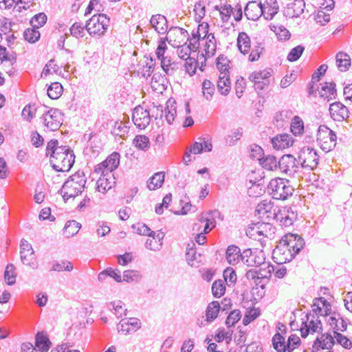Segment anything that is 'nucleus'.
<instances>
[{
	"instance_id": "1",
	"label": "nucleus",
	"mask_w": 352,
	"mask_h": 352,
	"mask_svg": "<svg viewBox=\"0 0 352 352\" xmlns=\"http://www.w3.org/2000/svg\"><path fill=\"white\" fill-rule=\"evenodd\" d=\"M45 155L50 156V164L56 172H68L75 162V155L69 146H58L56 139L50 140L46 146Z\"/></svg>"
},
{
	"instance_id": "2",
	"label": "nucleus",
	"mask_w": 352,
	"mask_h": 352,
	"mask_svg": "<svg viewBox=\"0 0 352 352\" xmlns=\"http://www.w3.org/2000/svg\"><path fill=\"white\" fill-rule=\"evenodd\" d=\"M280 246L276 248L272 252V259L276 264H286L290 262L298 254L305 245L304 239L298 234L289 232L280 240Z\"/></svg>"
},
{
	"instance_id": "3",
	"label": "nucleus",
	"mask_w": 352,
	"mask_h": 352,
	"mask_svg": "<svg viewBox=\"0 0 352 352\" xmlns=\"http://www.w3.org/2000/svg\"><path fill=\"white\" fill-rule=\"evenodd\" d=\"M287 179L276 177L271 179L267 190L272 199L285 200L293 195L294 188L289 184Z\"/></svg>"
},
{
	"instance_id": "4",
	"label": "nucleus",
	"mask_w": 352,
	"mask_h": 352,
	"mask_svg": "<svg viewBox=\"0 0 352 352\" xmlns=\"http://www.w3.org/2000/svg\"><path fill=\"white\" fill-rule=\"evenodd\" d=\"M249 80L253 84V87L260 98L254 106L256 109V115L258 118L263 116V110L264 109V72L262 70L254 71L251 73L248 77Z\"/></svg>"
},
{
	"instance_id": "5",
	"label": "nucleus",
	"mask_w": 352,
	"mask_h": 352,
	"mask_svg": "<svg viewBox=\"0 0 352 352\" xmlns=\"http://www.w3.org/2000/svg\"><path fill=\"white\" fill-rule=\"evenodd\" d=\"M110 19L105 14H94L85 23V28L90 36L104 35L109 26Z\"/></svg>"
},
{
	"instance_id": "6",
	"label": "nucleus",
	"mask_w": 352,
	"mask_h": 352,
	"mask_svg": "<svg viewBox=\"0 0 352 352\" xmlns=\"http://www.w3.org/2000/svg\"><path fill=\"white\" fill-rule=\"evenodd\" d=\"M319 155L317 151L309 146L302 148L298 155V161L300 166L309 170H314L319 163Z\"/></svg>"
},
{
	"instance_id": "7",
	"label": "nucleus",
	"mask_w": 352,
	"mask_h": 352,
	"mask_svg": "<svg viewBox=\"0 0 352 352\" xmlns=\"http://www.w3.org/2000/svg\"><path fill=\"white\" fill-rule=\"evenodd\" d=\"M337 140L336 133L326 125H320L318 129L317 141L321 144L322 150L331 151L336 146Z\"/></svg>"
},
{
	"instance_id": "8",
	"label": "nucleus",
	"mask_w": 352,
	"mask_h": 352,
	"mask_svg": "<svg viewBox=\"0 0 352 352\" xmlns=\"http://www.w3.org/2000/svg\"><path fill=\"white\" fill-rule=\"evenodd\" d=\"M305 318L302 319V325L300 329L302 338L307 337L309 334L318 333L322 330V324L318 317L314 314H307Z\"/></svg>"
},
{
	"instance_id": "9",
	"label": "nucleus",
	"mask_w": 352,
	"mask_h": 352,
	"mask_svg": "<svg viewBox=\"0 0 352 352\" xmlns=\"http://www.w3.org/2000/svg\"><path fill=\"white\" fill-rule=\"evenodd\" d=\"M63 113L58 109L50 108L43 114L41 119L45 124L51 131H54L58 129L62 124Z\"/></svg>"
},
{
	"instance_id": "10",
	"label": "nucleus",
	"mask_w": 352,
	"mask_h": 352,
	"mask_svg": "<svg viewBox=\"0 0 352 352\" xmlns=\"http://www.w3.org/2000/svg\"><path fill=\"white\" fill-rule=\"evenodd\" d=\"M279 170L289 176H294L298 170L299 162L292 154H285L278 160Z\"/></svg>"
},
{
	"instance_id": "11",
	"label": "nucleus",
	"mask_w": 352,
	"mask_h": 352,
	"mask_svg": "<svg viewBox=\"0 0 352 352\" xmlns=\"http://www.w3.org/2000/svg\"><path fill=\"white\" fill-rule=\"evenodd\" d=\"M120 154L118 152H113L110 154L105 160L98 164L95 168V172L101 173L104 175V172L107 174L111 173L118 168L120 164Z\"/></svg>"
},
{
	"instance_id": "12",
	"label": "nucleus",
	"mask_w": 352,
	"mask_h": 352,
	"mask_svg": "<svg viewBox=\"0 0 352 352\" xmlns=\"http://www.w3.org/2000/svg\"><path fill=\"white\" fill-rule=\"evenodd\" d=\"M132 120L137 128L144 129L151 122L149 111L144 109L140 105L135 107L133 111Z\"/></svg>"
},
{
	"instance_id": "13",
	"label": "nucleus",
	"mask_w": 352,
	"mask_h": 352,
	"mask_svg": "<svg viewBox=\"0 0 352 352\" xmlns=\"http://www.w3.org/2000/svg\"><path fill=\"white\" fill-rule=\"evenodd\" d=\"M272 148L276 151H283L293 146L294 142V138L287 133L277 134L272 138H270Z\"/></svg>"
},
{
	"instance_id": "14",
	"label": "nucleus",
	"mask_w": 352,
	"mask_h": 352,
	"mask_svg": "<svg viewBox=\"0 0 352 352\" xmlns=\"http://www.w3.org/2000/svg\"><path fill=\"white\" fill-rule=\"evenodd\" d=\"M70 182V185L73 186L74 195L76 197L81 194L85 188L87 179L83 171L78 170L74 174L70 175L65 182Z\"/></svg>"
},
{
	"instance_id": "15",
	"label": "nucleus",
	"mask_w": 352,
	"mask_h": 352,
	"mask_svg": "<svg viewBox=\"0 0 352 352\" xmlns=\"http://www.w3.org/2000/svg\"><path fill=\"white\" fill-rule=\"evenodd\" d=\"M331 117L335 120L341 122L349 117V111L346 106L341 102H335L329 106Z\"/></svg>"
},
{
	"instance_id": "16",
	"label": "nucleus",
	"mask_w": 352,
	"mask_h": 352,
	"mask_svg": "<svg viewBox=\"0 0 352 352\" xmlns=\"http://www.w3.org/2000/svg\"><path fill=\"white\" fill-rule=\"evenodd\" d=\"M244 13L248 20L256 21L264 14V4L256 1H249L245 8Z\"/></svg>"
},
{
	"instance_id": "17",
	"label": "nucleus",
	"mask_w": 352,
	"mask_h": 352,
	"mask_svg": "<svg viewBox=\"0 0 352 352\" xmlns=\"http://www.w3.org/2000/svg\"><path fill=\"white\" fill-rule=\"evenodd\" d=\"M142 327L140 320L137 318H130L122 320L118 325V331L124 335L130 334L137 331Z\"/></svg>"
},
{
	"instance_id": "18",
	"label": "nucleus",
	"mask_w": 352,
	"mask_h": 352,
	"mask_svg": "<svg viewBox=\"0 0 352 352\" xmlns=\"http://www.w3.org/2000/svg\"><path fill=\"white\" fill-rule=\"evenodd\" d=\"M334 344V338L331 334H322L320 337H317L314 342L312 345L313 351L317 352L320 349H330Z\"/></svg>"
},
{
	"instance_id": "19",
	"label": "nucleus",
	"mask_w": 352,
	"mask_h": 352,
	"mask_svg": "<svg viewBox=\"0 0 352 352\" xmlns=\"http://www.w3.org/2000/svg\"><path fill=\"white\" fill-rule=\"evenodd\" d=\"M319 96L327 102H330L337 98L336 85L334 82H325L319 91Z\"/></svg>"
},
{
	"instance_id": "20",
	"label": "nucleus",
	"mask_w": 352,
	"mask_h": 352,
	"mask_svg": "<svg viewBox=\"0 0 352 352\" xmlns=\"http://www.w3.org/2000/svg\"><path fill=\"white\" fill-rule=\"evenodd\" d=\"M20 248L21 259L23 264H25V261L28 262L27 264H32L34 256L32 245L27 240L23 239L21 241Z\"/></svg>"
},
{
	"instance_id": "21",
	"label": "nucleus",
	"mask_w": 352,
	"mask_h": 352,
	"mask_svg": "<svg viewBox=\"0 0 352 352\" xmlns=\"http://www.w3.org/2000/svg\"><path fill=\"white\" fill-rule=\"evenodd\" d=\"M150 23L152 27L159 34H165L168 29V21L166 18L162 14L153 15Z\"/></svg>"
},
{
	"instance_id": "22",
	"label": "nucleus",
	"mask_w": 352,
	"mask_h": 352,
	"mask_svg": "<svg viewBox=\"0 0 352 352\" xmlns=\"http://www.w3.org/2000/svg\"><path fill=\"white\" fill-rule=\"evenodd\" d=\"M297 214L295 212H292V216L289 214H283L279 208L276 207L274 209V219L277 221H279L282 226L285 227L290 226L293 224L294 220L296 219Z\"/></svg>"
},
{
	"instance_id": "23",
	"label": "nucleus",
	"mask_w": 352,
	"mask_h": 352,
	"mask_svg": "<svg viewBox=\"0 0 352 352\" xmlns=\"http://www.w3.org/2000/svg\"><path fill=\"white\" fill-rule=\"evenodd\" d=\"M176 101L174 98H170L166 103L164 109L165 118L168 124H172L177 114Z\"/></svg>"
},
{
	"instance_id": "24",
	"label": "nucleus",
	"mask_w": 352,
	"mask_h": 352,
	"mask_svg": "<svg viewBox=\"0 0 352 352\" xmlns=\"http://www.w3.org/2000/svg\"><path fill=\"white\" fill-rule=\"evenodd\" d=\"M230 79L229 73H224L219 75V80L217 81V89L221 94L226 96L230 91Z\"/></svg>"
},
{
	"instance_id": "25",
	"label": "nucleus",
	"mask_w": 352,
	"mask_h": 352,
	"mask_svg": "<svg viewBox=\"0 0 352 352\" xmlns=\"http://www.w3.org/2000/svg\"><path fill=\"white\" fill-rule=\"evenodd\" d=\"M237 47L243 54H248L250 50V38L244 32H239L238 35Z\"/></svg>"
},
{
	"instance_id": "26",
	"label": "nucleus",
	"mask_w": 352,
	"mask_h": 352,
	"mask_svg": "<svg viewBox=\"0 0 352 352\" xmlns=\"http://www.w3.org/2000/svg\"><path fill=\"white\" fill-rule=\"evenodd\" d=\"M165 175L162 172L155 173L147 181V188L150 190H155L160 188L164 182Z\"/></svg>"
},
{
	"instance_id": "27",
	"label": "nucleus",
	"mask_w": 352,
	"mask_h": 352,
	"mask_svg": "<svg viewBox=\"0 0 352 352\" xmlns=\"http://www.w3.org/2000/svg\"><path fill=\"white\" fill-rule=\"evenodd\" d=\"M35 345L40 351L46 352L51 346V342L45 334L43 332H38L36 335Z\"/></svg>"
},
{
	"instance_id": "28",
	"label": "nucleus",
	"mask_w": 352,
	"mask_h": 352,
	"mask_svg": "<svg viewBox=\"0 0 352 352\" xmlns=\"http://www.w3.org/2000/svg\"><path fill=\"white\" fill-rule=\"evenodd\" d=\"M273 348L277 352H286L287 351V342L285 338L281 333L278 331L272 338V340Z\"/></svg>"
},
{
	"instance_id": "29",
	"label": "nucleus",
	"mask_w": 352,
	"mask_h": 352,
	"mask_svg": "<svg viewBox=\"0 0 352 352\" xmlns=\"http://www.w3.org/2000/svg\"><path fill=\"white\" fill-rule=\"evenodd\" d=\"M251 249L244 250L243 252H240L239 258L240 261L244 264L254 263V264H264V261H257V256Z\"/></svg>"
},
{
	"instance_id": "30",
	"label": "nucleus",
	"mask_w": 352,
	"mask_h": 352,
	"mask_svg": "<svg viewBox=\"0 0 352 352\" xmlns=\"http://www.w3.org/2000/svg\"><path fill=\"white\" fill-rule=\"evenodd\" d=\"M336 63L340 72H346L351 65V59L347 54L340 52L336 55Z\"/></svg>"
},
{
	"instance_id": "31",
	"label": "nucleus",
	"mask_w": 352,
	"mask_h": 352,
	"mask_svg": "<svg viewBox=\"0 0 352 352\" xmlns=\"http://www.w3.org/2000/svg\"><path fill=\"white\" fill-rule=\"evenodd\" d=\"M240 248L234 245H231L228 247L226 252V260L229 264L236 262V264L239 263L240 258Z\"/></svg>"
},
{
	"instance_id": "32",
	"label": "nucleus",
	"mask_w": 352,
	"mask_h": 352,
	"mask_svg": "<svg viewBox=\"0 0 352 352\" xmlns=\"http://www.w3.org/2000/svg\"><path fill=\"white\" fill-rule=\"evenodd\" d=\"M81 227V224L75 220L66 222L63 228V234L67 237L73 236L77 234Z\"/></svg>"
},
{
	"instance_id": "33",
	"label": "nucleus",
	"mask_w": 352,
	"mask_h": 352,
	"mask_svg": "<svg viewBox=\"0 0 352 352\" xmlns=\"http://www.w3.org/2000/svg\"><path fill=\"white\" fill-rule=\"evenodd\" d=\"M133 144L140 151H146L150 148V141L144 135H137L133 140Z\"/></svg>"
},
{
	"instance_id": "34",
	"label": "nucleus",
	"mask_w": 352,
	"mask_h": 352,
	"mask_svg": "<svg viewBox=\"0 0 352 352\" xmlns=\"http://www.w3.org/2000/svg\"><path fill=\"white\" fill-rule=\"evenodd\" d=\"M220 310V304L218 301H212L210 302L207 307L206 311V316L207 321H212L214 320Z\"/></svg>"
},
{
	"instance_id": "35",
	"label": "nucleus",
	"mask_w": 352,
	"mask_h": 352,
	"mask_svg": "<svg viewBox=\"0 0 352 352\" xmlns=\"http://www.w3.org/2000/svg\"><path fill=\"white\" fill-rule=\"evenodd\" d=\"M291 132L295 135H299L304 132V122L298 116H295L291 122L290 125Z\"/></svg>"
},
{
	"instance_id": "36",
	"label": "nucleus",
	"mask_w": 352,
	"mask_h": 352,
	"mask_svg": "<svg viewBox=\"0 0 352 352\" xmlns=\"http://www.w3.org/2000/svg\"><path fill=\"white\" fill-rule=\"evenodd\" d=\"M63 91L62 85L58 82H52L47 89V95L52 99L56 100L60 97Z\"/></svg>"
},
{
	"instance_id": "37",
	"label": "nucleus",
	"mask_w": 352,
	"mask_h": 352,
	"mask_svg": "<svg viewBox=\"0 0 352 352\" xmlns=\"http://www.w3.org/2000/svg\"><path fill=\"white\" fill-rule=\"evenodd\" d=\"M305 8L304 0H294V3L287 5V8L292 9V17H299L303 12Z\"/></svg>"
},
{
	"instance_id": "38",
	"label": "nucleus",
	"mask_w": 352,
	"mask_h": 352,
	"mask_svg": "<svg viewBox=\"0 0 352 352\" xmlns=\"http://www.w3.org/2000/svg\"><path fill=\"white\" fill-rule=\"evenodd\" d=\"M267 8V16L265 20H271L278 13L279 6L276 0H265V9Z\"/></svg>"
},
{
	"instance_id": "39",
	"label": "nucleus",
	"mask_w": 352,
	"mask_h": 352,
	"mask_svg": "<svg viewBox=\"0 0 352 352\" xmlns=\"http://www.w3.org/2000/svg\"><path fill=\"white\" fill-rule=\"evenodd\" d=\"M232 331L226 330L223 328H219L218 329L214 338V340L217 342H221L223 340H226V343L229 344L232 340Z\"/></svg>"
},
{
	"instance_id": "40",
	"label": "nucleus",
	"mask_w": 352,
	"mask_h": 352,
	"mask_svg": "<svg viewBox=\"0 0 352 352\" xmlns=\"http://www.w3.org/2000/svg\"><path fill=\"white\" fill-rule=\"evenodd\" d=\"M36 28H28L23 32V37L30 43H34L40 38L41 34Z\"/></svg>"
},
{
	"instance_id": "41",
	"label": "nucleus",
	"mask_w": 352,
	"mask_h": 352,
	"mask_svg": "<svg viewBox=\"0 0 352 352\" xmlns=\"http://www.w3.org/2000/svg\"><path fill=\"white\" fill-rule=\"evenodd\" d=\"M106 175L107 173H104V175H102V177H100L96 182V190L103 193L110 190L113 184H115V182H111L109 179L106 178Z\"/></svg>"
},
{
	"instance_id": "42",
	"label": "nucleus",
	"mask_w": 352,
	"mask_h": 352,
	"mask_svg": "<svg viewBox=\"0 0 352 352\" xmlns=\"http://www.w3.org/2000/svg\"><path fill=\"white\" fill-rule=\"evenodd\" d=\"M263 152V149L261 146L257 144H253L251 146V153L250 157L252 160L257 159L259 161L260 165L263 168H264V156H262V155H264Z\"/></svg>"
},
{
	"instance_id": "43",
	"label": "nucleus",
	"mask_w": 352,
	"mask_h": 352,
	"mask_svg": "<svg viewBox=\"0 0 352 352\" xmlns=\"http://www.w3.org/2000/svg\"><path fill=\"white\" fill-rule=\"evenodd\" d=\"M226 285L223 280L214 281L212 285V293L215 298H220L226 293Z\"/></svg>"
},
{
	"instance_id": "44",
	"label": "nucleus",
	"mask_w": 352,
	"mask_h": 352,
	"mask_svg": "<svg viewBox=\"0 0 352 352\" xmlns=\"http://www.w3.org/2000/svg\"><path fill=\"white\" fill-rule=\"evenodd\" d=\"M4 279L8 285H12L16 283V272L14 265H7L4 272Z\"/></svg>"
},
{
	"instance_id": "45",
	"label": "nucleus",
	"mask_w": 352,
	"mask_h": 352,
	"mask_svg": "<svg viewBox=\"0 0 352 352\" xmlns=\"http://www.w3.org/2000/svg\"><path fill=\"white\" fill-rule=\"evenodd\" d=\"M230 61L228 59L227 56L221 54L218 56L216 60L217 67L220 72L221 74L224 73H229L228 69H230L229 63Z\"/></svg>"
},
{
	"instance_id": "46",
	"label": "nucleus",
	"mask_w": 352,
	"mask_h": 352,
	"mask_svg": "<svg viewBox=\"0 0 352 352\" xmlns=\"http://www.w3.org/2000/svg\"><path fill=\"white\" fill-rule=\"evenodd\" d=\"M261 226H262V223L260 221L249 225L246 230L247 236L250 238L256 239V235H263V230L260 229Z\"/></svg>"
},
{
	"instance_id": "47",
	"label": "nucleus",
	"mask_w": 352,
	"mask_h": 352,
	"mask_svg": "<svg viewBox=\"0 0 352 352\" xmlns=\"http://www.w3.org/2000/svg\"><path fill=\"white\" fill-rule=\"evenodd\" d=\"M214 85L213 83L209 80H204L202 83V92L204 97L207 100H210L214 92Z\"/></svg>"
},
{
	"instance_id": "48",
	"label": "nucleus",
	"mask_w": 352,
	"mask_h": 352,
	"mask_svg": "<svg viewBox=\"0 0 352 352\" xmlns=\"http://www.w3.org/2000/svg\"><path fill=\"white\" fill-rule=\"evenodd\" d=\"M70 182H64L62 188L58 190V193L61 194L64 201L66 203L69 198L76 197L73 193V186L70 185Z\"/></svg>"
},
{
	"instance_id": "49",
	"label": "nucleus",
	"mask_w": 352,
	"mask_h": 352,
	"mask_svg": "<svg viewBox=\"0 0 352 352\" xmlns=\"http://www.w3.org/2000/svg\"><path fill=\"white\" fill-rule=\"evenodd\" d=\"M85 30H86L85 25H84L82 22H76L69 28L71 35L77 38L85 36Z\"/></svg>"
},
{
	"instance_id": "50",
	"label": "nucleus",
	"mask_w": 352,
	"mask_h": 352,
	"mask_svg": "<svg viewBox=\"0 0 352 352\" xmlns=\"http://www.w3.org/2000/svg\"><path fill=\"white\" fill-rule=\"evenodd\" d=\"M247 277L248 279L253 280L255 285L260 286L262 289L264 288V284L263 283V276L261 272L255 270H251L247 272Z\"/></svg>"
},
{
	"instance_id": "51",
	"label": "nucleus",
	"mask_w": 352,
	"mask_h": 352,
	"mask_svg": "<svg viewBox=\"0 0 352 352\" xmlns=\"http://www.w3.org/2000/svg\"><path fill=\"white\" fill-rule=\"evenodd\" d=\"M47 19V15L44 12H40L32 18L30 24L33 28H39L46 23Z\"/></svg>"
},
{
	"instance_id": "52",
	"label": "nucleus",
	"mask_w": 352,
	"mask_h": 352,
	"mask_svg": "<svg viewBox=\"0 0 352 352\" xmlns=\"http://www.w3.org/2000/svg\"><path fill=\"white\" fill-rule=\"evenodd\" d=\"M305 50V47L302 45H298L292 48L287 55V60L290 62L296 61L302 56Z\"/></svg>"
},
{
	"instance_id": "53",
	"label": "nucleus",
	"mask_w": 352,
	"mask_h": 352,
	"mask_svg": "<svg viewBox=\"0 0 352 352\" xmlns=\"http://www.w3.org/2000/svg\"><path fill=\"white\" fill-rule=\"evenodd\" d=\"M195 243L194 242H191V243H188L186 248V261L189 263L190 262H192L196 261L197 262H201V260H198V257L197 256V252L195 250Z\"/></svg>"
},
{
	"instance_id": "54",
	"label": "nucleus",
	"mask_w": 352,
	"mask_h": 352,
	"mask_svg": "<svg viewBox=\"0 0 352 352\" xmlns=\"http://www.w3.org/2000/svg\"><path fill=\"white\" fill-rule=\"evenodd\" d=\"M250 182L252 183V186L248 188V193L250 197H257L263 195V191L261 186L262 184L258 183L256 181L252 182V179L250 180Z\"/></svg>"
},
{
	"instance_id": "55",
	"label": "nucleus",
	"mask_w": 352,
	"mask_h": 352,
	"mask_svg": "<svg viewBox=\"0 0 352 352\" xmlns=\"http://www.w3.org/2000/svg\"><path fill=\"white\" fill-rule=\"evenodd\" d=\"M334 338L337 343L342 346L344 349H350L352 347V342L346 336L340 333L333 331Z\"/></svg>"
},
{
	"instance_id": "56",
	"label": "nucleus",
	"mask_w": 352,
	"mask_h": 352,
	"mask_svg": "<svg viewBox=\"0 0 352 352\" xmlns=\"http://www.w3.org/2000/svg\"><path fill=\"white\" fill-rule=\"evenodd\" d=\"M261 312L258 309L251 308L247 311L244 318L243 319V323L244 325H248L252 321L254 320L259 315Z\"/></svg>"
},
{
	"instance_id": "57",
	"label": "nucleus",
	"mask_w": 352,
	"mask_h": 352,
	"mask_svg": "<svg viewBox=\"0 0 352 352\" xmlns=\"http://www.w3.org/2000/svg\"><path fill=\"white\" fill-rule=\"evenodd\" d=\"M278 168L279 164L276 157L272 155H265V170L273 171Z\"/></svg>"
},
{
	"instance_id": "58",
	"label": "nucleus",
	"mask_w": 352,
	"mask_h": 352,
	"mask_svg": "<svg viewBox=\"0 0 352 352\" xmlns=\"http://www.w3.org/2000/svg\"><path fill=\"white\" fill-rule=\"evenodd\" d=\"M300 344V338L295 335L292 334L289 336L287 342V351L292 352L297 349Z\"/></svg>"
},
{
	"instance_id": "59",
	"label": "nucleus",
	"mask_w": 352,
	"mask_h": 352,
	"mask_svg": "<svg viewBox=\"0 0 352 352\" xmlns=\"http://www.w3.org/2000/svg\"><path fill=\"white\" fill-rule=\"evenodd\" d=\"M0 60L1 61H10L13 65L16 61V54L10 55L6 47L0 45Z\"/></svg>"
},
{
	"instance_id": "60",
	"label": "nucleus",
	"mask_w": 352,
	"mask_h": 352,
	"mask_svg": "<svg viewBox=\"0 0 352 352\" xmlns=\"http://www.w3.org/2000/svg\"><path fill=\"white\" fill-rule=\"evenodd\" d=\"M233 13V8L230 4L221 6L220 15L223 22H228L230 18L231 14Z\"/></svg>"
},
{
	"instance_id": "61",
	"label": "nucleus",
	"mask_w": 352,
	"mask_h": 352,
	"mask_svg": "<svg viewBox=\"0 0 352 352\" xmlns=\"http://www.w3.org/2000/svg\"><path fill=\"white\" fill-rule=\"evenodd\" d=\"M186 62L184 64L186 67V72H188L190 76H193L196 72L197 65H198V62L195 60V58H192L190 56L186 57Z\"/></svg>"
},
{
	"instance_id": "62",
	"label": "nucleus",
	"mask_w": 352,
	"mask_h": 352,
	"mask_svg": "<svg viewBox=\"0 0 352 352\" xmlns=\"http://www.w3.org/2000/svg\"><path fill=\"white\" fill-rule=\"evenodd\" d=\"M194 11L195 12V20L200 21L205 16L206 13V7L204 1H199L197 2L195 5Z\"/></svg>"
},
{
	"instance_id": "63",
	"label": "nucleus",
	"mask_w": 352,
	"mask_h": 352,
	"mask_svg": "<svg viewBox=\"0 0 352 352\" xmlns=\"http://www.w3.org/2000/svg\"><path fill=\"white\" fill-rule=\"evenodd\" d=\"M241 316L239 310H234L230 313L226 318V324L228 327H233L241 318Z\"/></svg>"
},
{
	"instance_id": "64",
	"label": "nucleus",
	"mask_w": 352,
	"mask_h": 352,
	"mask_svg": "<svg viewBox=\"0 0 352 352\" xmlns=\"http://www.w3.org/2000/svg\"><path fill=\"white\" fill-rule=\"evenodd\" d=\"M83 138L87 141V146L94 150V151H98L97 149L100 148L95 144V141L98 139V135L95 133H90L89 134L85 133L83 135Z\"/></svg>"
}]
</instances>
